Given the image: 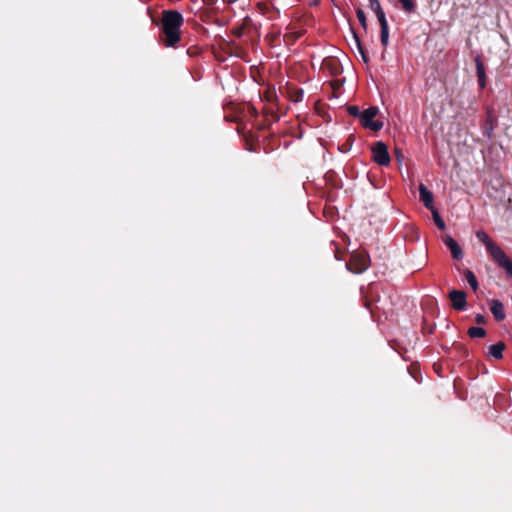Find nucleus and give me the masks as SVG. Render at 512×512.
Wrapping results in <instances>:
<instances>
[{
    "mask_svg": "<svg viewBox=\"0 0 512 512\" xmlns=\"http://www.w3.org/2000/svg\"><path fill=\"white\" fill-rule=\"evenodd\" d=\"M184 24L183 15L176 10H164L160 21V30L163 33V43L166 47L174 48L180 41V29Z\"/></svg>",
    "mask_w": 512,
    "mask_h": 512,
    "instance_id": "f257e3e1",
    "label": "nucleus"
},
{
    "mask_svg": "<svg viewBox=\"0 0 512 512\" xmlns=\"http://www.w3.org/2000/svg\"><path fill=\"white\" fill-rule=\"evenodd\" d=\"M476 237L485 245L487 252L499 266H502L510 260L505 252L490 239L486 232L479 230L476 232Z\"/></svg>",
    "mask_w": 512,
    "mask_h": 512,
    "instance_id": "f03ea898",
    "label": "nucleus"
},
{
    "mask_svg": "<svg viewBox=\"0 0 512 512\" xmlns=\"http://www.w3.org/2000/svg\"><path fill=\"white\" fill-rule=\"evenodd\" d=\"M379 113L378 107L372 106L365 109L361 113L360 122L365 128H369L372 131H379L383 127V122L379 120H373L374 117Z\"/></svg>",
    "mask_w": 512,
    "mask_h": 512,
    "instance_id": "7ed1b4c3",
    "label": "nucleus"
},
{
    "mask_svg": "<svg viewBox=\"0 0 512 512\" xmlns=\"http://www.w3.org/2000/svg\"><path fill=\"white\" fill-rule=\"evenodd\" d=\"M370 265L369 256L366 253H355L346 264L347 269L355 274H361L368 269Z\"/></svg>",
    "mask_w": 512,
    "mask_h": 512,
    "instance_id": "20e7f679",
    "label": "nucleus"
},
{
    "mask_svg": "<svg viewBox=\"0 0 512 512\" xmlns=\"http://www.w3.org/2000/svg\"><path fill=\"white\" fill-rule=\"evenodd\" d=\"M372 155L373 160L381 166H387L389 165L391 158L388 153V148L386 144L382 141H378L375 143V145L372 147Z\"/></svg>",
    "mask_w": 512,
    "mask_h": 512,
    "instance_id": "39448f33",
    "label": "nucleus"
},
{
    "mask_svg": "<svg viewBox=\"0 0 512 512\" xmlns=\"http://www.w3.org/2000/svg\"><path fill=\"white\" fill-rule=\"evenodd\" d=\"M449 298L452 302V306L454 309L463 311L467 307L466 302V294L464 291L461 290H452L449 293Z\"/></svg>",
    "mask_w": 512,
    "mask_h": 512,
    "instance_id": "423d86ee",
    "label": "nucleus"
},
{
    "mask_svg": "<svg viewBox=\"0 0 512 512\" xmlns=\"http://www.w3.org/2000/svg\"><path fill=\"white\" fill-rule=\"evenodd\" d=\"M443 242L449 248L452 256L456 260H460L463 257V252L460 245L450 236L446 235L443 238Z\"/></svg>",
    "mask_w": 512,
    "mask_h": 512,
    "instance_id": "0eeeda50",
    "label": "nucleus"
},
{
    "mask_svg": "<svg viewBox=\"0 0 512 512\" xmlns=\"http://www.w3.org/2000/svg\"><path fill=\"white\" fill-rule=\"evenodd\" d=\"M419 197L427 209L433 210L435 208L433 205V194L422 183L419 185Z\"/></svg>",
    "mask_w": 512,
    "mask_h": 512,
    "instance_id": "6e6552de",
    "label": "nucleus"
},
{
    "mask_svg": "<svg viewBox=\"0 0 512 512\" xmlns=\"http://www.w3.org/2000/svg\"><path fill=\"white\" fill-rule=\"evenodd\" d=\"M490 310L496 320L502 321L505 319L506 315H505V311H504V306L501 301L491 300L490 301Z\"/></svg>",
    "mask_w": 512,
    "mask_h": 512,
    "instance_id": "1a4fd4ad",
    "label": "nucleus"
},
{
    "mask_svg": "<svg viewBox=\"0 0 512 512\" xmlns=\"http://www.w3.org/2000/svg\"><path fill=\"white\" fill-rule=\"evenodd\" d=\"M475 63H476V73H477V77H478L479 86L481 88H484L486 85V76H485L484 65L479 57H477L475 59Z\"/></svg>",
    "mask_w": 512,
    "mask_h": 512,
    "instance_id": "9d476101",
    "label": "nucleus"
},
{
    "mask_svg": "<svg viewBox=\"0 0 512 512\" xmlns=\"http://www.w3.org/2000/svg\"><path fill=\"white\" fill-rule=\"evenodd\" d=\"M504 349L505 344L503 342H498L489 347V355L494 359H501L503 357Z\"/></svg>",
    "mask_w": 512,
    "mask_h": 512,
    "instance_id": "9b49d317",
    "label": "nucleus"
},
{
    "mask_svg": "<svg viewBox=\"0 0 512 512\" xmlns=\"http://www.w3.org/2000/svg\"><path fill=\"white\" fill-rule=\"evenodd\" d=\"M380 24V37H381V43L383 46H387L389 43V26L387 20H384L383 22H379Z\"/></svg>",
    "mask_w": 512,
    "mask_h": 512,
    "instance_id": "f8f14e48",
    "label": "nucleus"
},
{
    "mask_svg": "<svg viewBox=\"0 0 512 512\" xmlns=\"http://www.w3.org/2000/svg\"><path fill=\"white\" fill-rule=\"evenodd\" d=\"M369 6H370L371 10L376 14L379 22H383L384 20H387L386 15L380 5L379 0L376 2L370 3Z\"/></svg>",
    "mask_w": 512,
    "mask_h": 512,
    "instance_id": "ddd939ff",
    "label": "nucleus"
},
{
    "mask_svg": "<svg viewBox=\"0 0 512 512\" xmlns=\"http://www.w3.org/2000/svg\"><path fill=\"white\" fill-rule=\"evenodd\" d=\"M353 41H354V44L363 60L364 63H368L369 61V58L368 56L366 55L365 51H364V48L362 47V44L360 42V39L359 37L356 35V33L353 32Z\"/></svg>",
    "mask_w": 512,
    "mask_h": 512,
    "instance_id": "4468645a",
    "label": "nucleus"
},
{
    "mask_svg": "<svg viewBox=\"0 0 512 512\" xmlns=\"http://www.w3.org/2000/svg\"><path fill=\"white\" fill-rule=\"evenodd\" d=\"M464 275H465V278H466L468 284L471 286V288L474 291H476L478 289V281H477L474 273L471 270H466Z\"/></svg>",
    "mask_w": 512,
    "mask_h": 512,
    "instance_id": "2eb2a0df",
    "label": "nucleus"
},
{
    "mask_svg": "<svg viewBox=\"0 0 512 512\" xmlns=\"http://www.w3.org/2000/svg\"><path fill=\"white\" fill-rule=\"evenodd\" d=\"M468 334L471 338H482L486 335V331L481 327H471Z\"/></svg>",
    "mask_w": 512,
    "mask_h": 512,
    "instance_id": "dca6fc26",
    "label": "nucleus"
},
{
    "mask_svg": "<svg viewBox=\"0 0 512 512\" xmlns=\"http://www.w3.org/2000/svg\"><path fill=\"white\" fill-rule=\"evenodd\" d=\"M431 212L433 214V220H434L436 226L439 229L444 230L446 225H445L444 220L440 217L438 211L434 208L433 210H431Z\"/></svg>",
    "mask_w": 512,
    "mask_h": 512,
    "instance_id": "f3484780",
    "label": "nucleus"
},
{
    "mask_svg": "<svg viewBox=\"0 0 512 512\" xmlns=\"http://www.w3.org/2000/svg\"><path fill=\"white\" fill-rule=\"evenodd\" d=\"M402 6V9L406 12H413L415 10V4L413 0H398Z\"/></svg>",
    "mask_w": 512,
    "mask_h": 512,
    "instance_id": "a211bd4d",
    "label": "nucleus"
},
{
    "mask_svg": "<svg viewBox=\"0 0 512 512\" xmlns=\"http://www.w3.org/2000/svg\"><path fill=\"white\" fill-rule=\"evenodd\" d=\"M356 14H357V18H358L361 26L364 29H366L367 28V19H366V15H365L364 11L359 8V9H357Z\"/></svg>",
    "mask_w": 512,
    "mask_h": 512,
    "instance_id": "6ab92c4d",
    "label": "nucleus"
},
{
    "mask_svg": "<svg viewBox=\"0 0 512 512\" xmlns=\"http://www.w3.org/2000/svg\"><path fill=\"white\" fill-rule=\"evenodd\" d=\"M348 112L350 115L354 116V117H361V111L359 110V108L357 106H349L347 108Z\"/></svg>",
    "mask_w": 512,
    "mask_h": 512,
    "instance_id": "aec40b11",
    "label": "nucleus"
},
{
    "mask_svg": "<svg viewBox=\"0 0 512 512\" xmlns=\"http://www.w3.org/2000/svg\"><path fill=\"white\" fill-rule=\"evenodd\" d=\"M475 320L477 323L482 324L485 322V317L481 314H477Z\"/></svg>",
    "mask_w": 512,
    "mask_h": 512,
    "instance_id": "412c9836",
    "label": "nucleus"
},
{
    "mask_svg": "<svg viewBox=\"0 0 512 512\" xmlns=\"http://www.w3.org/2000/svg\"><path fill=\"white\" fill-rule=\"evenodd\" d=\"M203 2L206 4V5H213L217 2V0H203Z\"/></svg>",
    "mask_w": 512,
    "mask_h": 512,
    "instance_id": "4be33fe9",
    "label": "nucleus"
}]
</instances>
